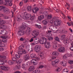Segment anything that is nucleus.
<instances>
[{
    "mask_svg": "<svg viewBox=\"0 0 73 73\" xmlns=\"http://www.w3.org/2000/svg\"><path fill=\"white\" fill-rule=\"evenodd\" d=\"M61 31L62 32H63L64 33H68V31H65L64 30Z\"/></svg>",
    "mask_w": 73,
    "mask_h": 73,
    "instance_id": "nucleus-54",
    "label": "nucleus"
},
{
    "mask_svg": "<svg viewBox=\"0 0 73 73\" xmlns=\"http://www.w3.org/2000/svg\"><path fill=\"white\" fill-rule=\"evenodd\" d=\"M39 60V58H37V59L36 60H34V59H32L31 61V63H32L33 64H34V65H37V62H34V60H35V61H38V60Z\"/></svg>",
    "mask_w": 73,
    "mask_h": 73,
    "instance_id": "nucleus-12",
    "label": "nucleus"
},
{
    "mask_svg": "<svg viewBox=\"0 0 73 73\" xmlns=\"http://www.w3.org/2000/svg\"><path fill=\"white\" fill-rule=\"evenodd\" d=\"M25 38H21L20 39V41H24V40H25Z\"/></svg>",
    "mask_w": 73,
    "mask_h": 73,
    "instance_id": "nucleus-61",
    "label": "nucleus"
},
{
    "mask_svg": "<svg viewBox=\"0 0 73 73\" xmlns=\"http://www.w3.org/2000/svg\"><path fill=\"white\" fill-rule=\"evenodd\" d=\"M40 47L38 45H36L35 46V52L38 53L40 50Z\"/></svg>",
    "mask_w": 73,
    "mask_h": 73,
    "instance_id": "nucleus-9",
    "label": "nucleus"
},
{
    "mask_svg": "<svg viewBox=\"0 0 73 73\" xmlns=\"http://www.w3.org/2000/svg\"><path fill=\"white\" fill-rule=\"evenodd\" d=\"M45 48H49V46H50V42H48L47 43H46L44 44Z\"/></svg>",
    "mask_w": 73,
    "mask_h": 73,
    "instance_id": "nucleus-18",
    "label": "nucleus"
},
{
    "mask_svg": "<svg viewBox=\"0 0 73 73\" xmlns=\"http://www.w3.org/2000/svg\"><path fill=\"white\" fill-rule=\"evenodd\" d=\"M22 61H23V60L22 59H20L19 60H17V63L18 64H21V63L22 62Z\"/></svg>",
    "mask_w": 73,
    "mask_h": 73,
    "instance_id": "nucleus-32",
    "label": "nucleus"
},
{
    "mask_svg": "<svg viewBox=\"0 0 73 73\" xmlns=\"http://www.w3.org/2000/svg\"><path fill=\"white\" fill-rule=\"evenodd\" d=\"M54 62L56 64H58V63L59 62H60V60H59V59H57L56 60H55Z\"/></svg>",
    "mask_w": 73,
    "mask_h": 73,
    "instance_id": "nucleus-48",
    "label": "nucleus"
},
{
    "mask_svg": "<svg viewBox=\"0 0 73 73\" xmlns=\"http://www.w3.org/2000/svg\"><path fill=\"white\" fill-rule=\"evenodd\" d=\"M60 64L63 66H66V61H63L61 62L60 63Z\"/></svg>",
    "mask_w": 73,
    "mask_h": 73,
    "instance_id": "nucleus-15",
    "label": "nucleus"
},
{
    "mask_svg": "<svg viewBox=\"0 0 73 73\" xmlns=\"http://www.w3.org/2000/svg\"><path fill=\"white\" fill-rule=\"evenodd\" d=\"M48 40L49 41H50V40H53L52 37H50V36L48 38Z\"/></svg>",
    "mask_w": 73,
    "mask_h": 73,
    "instance_id": "nucleus-58",
    "label": "nucleus"
},
{
    "mask_svg": "<svg viewBox=\"0 0 73 73\" xmlns=\"http://www.w3.org/2000/svg\"><path fill=\"white\" fill-rule=\"evenodd\" d=\"M44 18V15H40V17H38V20L41 21L42 19H43Z\"/></svg>",
    "mask_w": 73,
    "mask_h": 73,
    "instance_id": "nucleus-23",
    "label": "nucleus"
},
{
    "mask_svg": "<svg viewBox=\"0 0 73 73\" xmlns=\"http://www.w3.org/2000/svg\"><path fill=\"white\" fill-rule=\"evenodd\" d=\"M63 71L64 72H66L67 73H68V72H69V70H68V69L65 68L64 69Z\"/></svg>",
    "mask_w": 73,
    "mask_h": 73,
    "instance_id": "nucleus-45",
    "label": "nucleus"
},
{
    "mask_svg": "<svg viewBox=\"0 0 73 73\" xmlns=\"http://www.w3.org/2000/svg\"><path fill=\"white\" fill-rule=\"evenodd\" d=\"M6 22L4 20H2L1 19H0V29H7L8 28V27L6 25H3L4 24H5Z\"/></svg>",
    "mask_w": 73,
    "mask_h": 73,
    "instance_id": "nucleus-3",
    "label": "nucleus"
},
{
    "mask_svg": "<svg viewBox=\"0 0 73 73\" xmlns=\"http://www.w3.org/2000/svg\"><path fill=\"white\" fill-rule=\"evenodd\" d=\"M39 31L38 30H34L33 31V34H34L35 36H37L38 35Z\"/></svg>",
    "mask_w": 73,
    "mask_h": 73,
    "instance_id": "nucleus-10",
    "label": "nucleus"
},
{
    "mask_svg": "<svg viewBox=\"0 0 73 73\" xmlns=\"http://www.w3.org/2000/svg\"><path fill=\"white\" fill-rule=\"evenodd\" d=\"M22 52L24 54H25V53H27V52L26 51V50H23L22 51Z\"/></svg>",
    "mask_w": 73,
    "mask_h": 73,
    "instance_id": "nucleus-63",
    "label": "nucleus"
},
{
    "mask_svg": "<svg viewBox=\"0 0 73 73\" xmlns=\"http://www.w3.org/2000/svg\"><path fill=\"white\" fill-rule=\"evenodd\" d=\"M3 18L4 19H9V17L7 15L5 16Z\"/></svg>",
    "mask_w": 73,
    "mask_h": 73,
    "instance_id": "nucleus-57",
    "label": "nucleus"
},
{
    "mask_svg": "<svg viewBox=\"0 0 73 73\" xmlns=\"http://www.w3.org/2000/svg\"><path fill=\"white\" fill-rule=\"evenodd\" d=\"M56 71L57 72H60V71H61V69L60 68H58L56 69Z\"/></svg>",
    "mask_w": 73,
    "mask_h": 73,
    "instance_id": "nucleus-50",
    "label": "nucleus"
},
{
    "mask_svg": "<svg viewBox=\"0 0 73 73\" xmlns=\"http://www.w3.org/2000/svg\"><path fill=\"white\" fill-rule=\"evenodd\" d=\"M48 35L47 37H50L52 36V34L51 33H51L52 32V31H48Z\"/></svg>",
    "mask_w": 73,
    "mask_h": 73,
    "instance_id": "nucleus-29",
    "label": "nucleus"
},
{
    "mask_svg": "<svg viewBox=\"0 0 73 73\" xmlns=\"http://www.w3.org/2000/svg\"><path fill=\"white\" fill-rule=\"evenodd\" d=\"M47 19H50L52 18V15H48L47 16Z\"/></svg>",
    "mask_w": 73,
    "mask_h": 73,
    "instance_id": "nucleus-31",
    "label": "nucleus"
},
{
    "mask_svg": "<svg viewBox=\"0 0 73 73\" xmlns=\"http://www.w3.org/2000/svg\"><path fill=\"white\" fill-rule=\"evenodd\" d=\"M3 13H5L6 14H9L10 13V10L8 8H5V7H4L2 6H0V11H2Z\"/></svg>",
    "mask_w": 73,
    "mask_h": 73,
    "instance_id": "nucleus-4",
    "label": "nucleus"
},
{
    "mask_svg": "<svg viewBox=\"0 0 73 73\" xmlns=\"http://www.w3.org/2000/svg\"><path fill=\"white\" fill-rule=\"evenodd\" d=\"M31 7L30 6H29L27 7V11H31L32 9H31Z\"/></svg>",
    "mask_w": 73,
    "mask_h": 73,
    "instance_id": "nucleus-42",
    "label": "nucleus"
},
{
    "mask_svg": "<svg viewBox=\"0 0 73 73\" xmlns=\"http://www.w3.org/2000/svg\"><path fill=\"white\" fill-rule=\"evenodd\" d=\"M35 41V43H36V44H38L39 42H40L37 39V38H35L34 40Z\"/></svg>",
    "mask_w": 73,
    "mask_h": 73,
    "instance_id": "nucleus-30",
    "label": "nucleus"
},
{
    "mask_svg": "<svg viewBox=\"0 0 73 73\" xmlns=\"http://www.w3.org/2000/svg\"><path fill=\"white\" fill-rule=\"evenodd\" d=\"M61 37L62 39H64V38H65V37H66V35H62L61 36Z\"/></svg>",
    "mask_w": 73,
    "mask_h": 73,
    "instance_id": "nucleus-51",
    "label": "nucleus"
},
{
    "mask_svg": "<svg viewBox=\"0 0 73 73\" xmlns=\"http://www.w3.org/2000/svg\"><path fill=\"white\" fill-rule=\"evenodd\" d=\"M52 20L54 21L53 23L55 27H59L60 26V24L61 23V21L57 19V18L56 17H54L52 18Z\"/></svg>",
    "mask_w": 73,
    "mask_h": 73,
    "instance_id": "nucleus-2",
    "label": "nucleus"
},
{
    "mask_svg": "<svg viewBox=\"0 0 73 73\" xmlns=\"http://www.w3.org/2000/svg\"><path fill=\"white\" fill-rule=\"evenodd\" d=\"M5 5H8L9 6H12V4L11 3L12 0H5Z\"/></svg>",
    "mask_w": 73,
    "mask_h": 73,
    "instance_id": "nucleus-8",
    "label": "nucleus"
},
{
    "mask_svg": "<svg viewBox=\"0 0 73 73\" xmlns=\"http://www.w3.org/2000/svg\"><path fill=\"white\" fill-rule=\"evenodd\" d=\"M65 48L64 47H61L58 50V52H64L65 51Z\"/></svg>",
    "mask_w": 73,
    "mask_h": 73,
    "instance_id": "nucleus-11",
    "label": "nucleus"
},
{
    "mask_svg": "<svg viewBox=\"0 0 73 73\" xmlns=\"http://www.w3.org/2000/svg\"><path fill=\"white\" fill-rule=\"evenodd\" d=\"M68 57V56L66 54H65L63 56V58L64 60H65Z\"/></svg>",
    "mask_w": 73,
    "mask_h": 73,
    "instance_id": "nucleus-41",
    "label": "nucleus"
},
{
    "mask_svg": "<svg viewBox=\"0 0 73 73\" xmlns=\"http://www.w3.org/2000/svg\"><path fill=\"white\" fill-rule=\"evenodd\" d=\"M52 47L54 49H55L56 48V47H57V44H56L54 43H53Z\"/></svg>",
    "mask_w": 73,
    "mask_h": 73,
    "instance_id": "nucleus-28",
    "label": "nucleus"
},
{
    "mask_svg": "<svg viewBox=\"0 0 73 73\" xmlns=\"http://www.w3.org/2000/svg\"><path fill=\"white\" fill-rule=\"evenodd\" d=\"M18 54L19 56H21L23 54V52L22 51H19L18 52Z\"/></svg>",
    "mask_w": 73,
    "mask_h": 73,
    "instance_id": "nucleus-44",
    "label": "nucleus"
},
{
    "mask_svg": "<svg viewBox=\"0 0 73 73\" xmlns=\"http://www.w3.org/2000/svg\"><path fill=\"white\" fill-rule=\"evenodd\" d=\"M35 66H31L30 67L29 69V72H32L35 70Z\"/></svg>",
    "mask_w": 73,
    "mask_h": 73,
    "instance_id": "nucleus-17",
    "label": "nucleus"
},
{
    "mask_svg": "<svg viewBox=\"0 0 73 73\" xmlns=\"http://www.w3.org/2000/svg\"><path fill=\"white\" fill-rule=\"evenodd\" d=\"M44 67V66L40 65L39 67H38V68H39V69H41L42 68H43Z\"/></svg>",
    "mask_w": 73,
    "mask_h": 73,
    "instance_id": "nucleus-52",
    "label": "nucleus"
},
{
    "mask_svg": "<svg viewBox=\"0 0 73 73\" xmlns=\"http://www.w3.org/2000/svg\"><path fill=\"white\" fill-rule=\"evenodd\" d=\"M21 16L20 15H18L16 19V20L18 22H19L20 21V19H21Z\"/></svg>",
    "mask_w": 73,
    "mask_h": 73,
    "instance_id": "nucleus-24",
    "label": "nucleus"
},
{
    "mask_svg": "<svg viewBox=\"0 0 73 73\" xmlns=\"http://www.w3.org/2000/svg\"><path fill=\"white\" fill-rule=\"evenodd\" d=\"M10 68L8 66H0V69L4 71H8L9 70Z\"/></svg>",
    "mask_w": 73,
    "mask_h": 73,
    "instance_id": "nucleus-5",
    "label": "nucleus"
},
{
    "mask_svg": "<svg viewBox=\"0 0 73 73\" xmlns=\"http://www.w3.org/2000/svg\"><path fill=\"white\" fill-rule=\"evenodd\" d=\"M42 39V37L41 38V39L39 41V42L40 44H44V43L43 40Z\"/></svg>",
    "mask_w": 73,
    "mask_h": 73,
    "instance_id": "nucleus-34",
    "label": "nucleus"
},
{
    "mask_svg": "<svg viewBox=\"0 0 73 73\" xmlns=\"http://www.w3.org/2000/svg\"><path fill=\"white\" fill-rule=\"evenodd\" d=\"M0 58H2V59H6V56L2 55L0 56Z\"/></svg>",
    "mask_w": 73,
    "mask_h": 73,
    "instance_id": "nucleus-33",
    "label": "nucleus"
},
{
    "mask_svg": "<svg viewBox=\"0 0 73 73\" xmlns=\"http://www.w3.org/2000/svg\"><path fill=\"white\" fill-rule=\"evenodd\" d=\"M35 16H33L31 18V20H34V18H35Z\"/></svg>",
    "mask_w": 73,
    "mask_h": 73,
    "instance_id": "nucleus-62",
    "label": "nucleus"
},
{
    "mask_svg": "<svg viewBox=\"0 0 73 73\" xmlns=\"http://www.w3.org/2000/svg\"><path fill=\"white\" fill-rule=\"evenodd\" d=\"M54 40H56V41H57L58 42H60V39L57 36H56L54 38Z\"/></svg>",
    "mask_w": 73,
    "mask_h": 73,
    "instance_id": "nucleus-39",
    "label": "nucleus"
},
{
    "mask_svg": "<svg viewBox=\"0 0 73 73\" xmlns=\"http://www.w3.org/2000/svg\"><path fill=\"white\" fill-rule=\"evenodd\" d=\"M51 64L52 66H57L56 64V63L54 61H53L51 62Z\"/></svg>",
    "mask_w": 73,
    "mask_h": 73,
    "instance_id": "nucleus-36",
    "label": "nucleus"
},
{
    "mask_svg": "<svg viewBox=\"0 0 73 73\" xmlns=\"http://www.w3.org/2000/svg\"><path fill=\"white\" fill-rule=\"evenodd\" d=\"M42 39L43 40V41L44 43V44L48 42V41H47V39L45 37H42Z\"/></svg>",
    "mask_w": 73,
    "mask_h": 73,
    "instance_id": "nucleus-20",
    "label": "nucleus"
},
{
    "mask_svg": "<svg viewBox=\"0 0 73 73\" xmlns=\"http://www.w3.org/2000/svg\"><path fill=\"white\" fill-rule=\"evenodd\" d=\"M31 58H34L36 57V55L35 54H31Z\"/></svg>",
    "mask_w": 73,
    "mask_h": 73,
    "instance_id": "nucleus-27",
    "label": "nucleus"
},
{
    "mask_svg": "<svg viewBox=\"0 0 73 73\" xmlns=\"http://www.w3.org/2000/svg\"><path fill=\"white\" fill-rule=\"evenodd\" d=\"M35 26L36 28H38L39 29H41V26L40 25H38L37 24H35Z\"/></svg>",
    "mask_w": 73,
    "mask_h": 73,
    "instance_id": "nucleus-26",
    "label": "nucleus"
},
{
    "mask_svg": "<svg viewBox=\"0 0 73 73\" xmlns=\"http://www.w3.org/2000/svg\"><path fill=\"white\" fill-rule=\"evenodd\" d=\"M0 33L2 35H6L7 31L5 30H2L1 31Z\"/></svg>",
    "mask_w": 73,
    "mask_h": 73,
    "instance_id": "nucleus-16",
    "label": "nucleus"
},
{
    "mask_svg": "<svg viewBox=\"0 0 73 73\" xmlns=\"http://www.w3.org/2000/svg\"><path fill=\"white\" fill-rule=\"evenodd\" d=\"M52 54V55H53V56H58V53L57 52L55 51L53 52Z\"/></svg>",
    "mask_w": 73,
    "mask_h": 73,
    "instance_id": "nucleus-22",
    "label": "nucleus"
},
{
    "mask_svg": "<svg viewBox=\"0 0 73 73\" xmlns=\"http://www.w3.org/2000/svg\"><path fill=\"white\" fill-rule=\"evenodd\" d=\"M38 11V8L37 7H35L33 9V12L34 13H36Z\"/></svg>",
    "mask_w": 73,
    "mask_h": 73,
    "instance_id": "nucleus-14",
    "label": "nucleus"
},
{
    "mask_svg": "<svg viewBox=\"0 0 73 73\" xmlns=\"http://www.w3.org/2000/svg\"><path fill=\"white\" fill-rule=\"evenodd\" d=\"M23 17V18L24 20H27L28 18L31 17V15L27 13V12L25 13Z\"/></svg>",
    "mask_w": 73,
    "mask_h": 73,
    "instance_id": "nucleus-6",
    "label": "nucleus"
},
{
    "mask_svg": "<svg viewBox=\"0 0 73 73\" xmlns=\"http://www.w3.org/2000/svg\"><path fill=\"white\" fill-rule=\"evenodd\" d=\"M61 14H62V15H63L62 18H63V19H65V18H66V17H65V15H64V13H61Z\"/></svg>",
    "mask_w": 73,
    "mask_h": 73,
    "instance_id": "nucleus-47",
    "label": "nucleus"
},
{
    "mask_svg": "<svg viewBox=\"0 0 73 73\" xmlns=\"http://www.w3.org/2000/svg\"><path fill=\"white\" fill-rule=\"evenodd\" d=\"M22 68H23V69H25V65L24 64H23L22 65Z\"/></svg>",
    "mask_w": 73,
    "mask_h": 73,
    "instance_id": "nucleus-59",
    "label": "nucleus"
},
{
    "mask_svg": "<svg viewBox=\"0 0 73 73\" xmlns=\"http://www.w3.org/2000/svg\"><path fill=\"white\" fill-rule=\"evenodd\" d=\"M9 65H13V62L12 60H9L8 62Z\"/></svg>",
    "mask_w": 73,
    "mask_h": 73,
    "instance_id": "nucleus-43",
    "label": "nucleus"
},
{
    "mask_svg": "<svg viewBox=\"0 0 73 73\" xmlns=\"http://www.w3.org/2000/svg\"><path fill=\"white\" fill-rule=\"evenodd\" d=\"M20 68H21V66L20 65H17V66H16L15 69H20Z\"/></svg>",
    "mask_w": 73,
    "mask_h": 73,
    "instance_id": "nucleus-37",
    "label": "nucleus"
},
{
    "mask_svg": "<svg viewBox=\"0 0 73 73\" xmlns=\"http://www.w3.org/2000/svg\"><path fill=\"white\" fill-rule=\"evenodd\" d=\"M24 48V45H21L19 46V50H23Z\"/></svg>",
    "mask_w": 73,
    "mask_h": 73,
    "instance_id": "nucleus-38",
    "label": "nucleus"
},
{
    "mask_svg": "<svg viewBox=\"0 0 73 73\" xmlns=\"http://www.w3.org/2000/svg\"><path fill=\"white\" fill-rule=\"evenodd\" d=\"M29 46H27L26 47V48L27 50H29V51L30 52H33V48H31L29 49Z\"/></svg>",
    "mask_w": 73,
    "mask_h": 73,
    "instance_id": "nucleus-21",
    "label": "nucleus"
},
{
    "mask_svg": "<svg viewBox=\"0 0 73 73\" xmlns=\"http://www.w3.org/2000/svg\"><path fill=\"white\" fill-rule=\"evenodd\" d=\"M27 28H28V25L27 24L23 23L22 26L19 27V28H20L21 29L24 30L25 29Z\"/></svg>",
    "mask_w": 73,
    "mask_h": 73,
    "instance_id": "nucleus-7",
    "label": "nucleus"
},
{
    "mask_svg": "<svg viewBox=\"0 0 73 73\" xmlns=\"http://www.w3.org/2000/svg\"><path fill=\"white\" fill-rule=\"evenodd\" d=\"M20 29V30L19 31H18V35L19 36H23V35H24L25 33H26L27 35H29L30 34V33L29 32L31 31L32 30V29L30 27H28L27 28V30L26 31V33H25V32H24V31L22 30L23 29H21L20 28H19Z\"/></svg>",
    "mask_w": 73,
    "mask_h": 73,
    "instance_id": "nucleus-1",
    "label": "nucleus"
},
{
    "mask_svg": "<svg viewBox=\"0 0 73 73\" xmlns=\"http://www.w3.org/2000/svg\"><path fill=\"white\" fill-rule=\"evenodd\" d=\"M68 63L70 65H72V64H73V61L72 60H69L68 61Z\"/></svg>",
    "mask_w": 73,
    "mask_h": 73,
    "instance_id": "nucleus-49",
    "label": "nucleus"
},
{
    "mask_svg": "<svg viewBox=\"0 0 73 73\" xmlns=\"http://www.w3.org/2000/svg\"><path fill=\"white\" fill-rule=\"evenodd\" d=\"M5 15L4 14H0V17H4Z\"/></svg>",
    "mask_w": 73,
    "mask_h": 73,
    "instance_id": "nucleus-60",
    "label": "nucleus"
},
{
    "mask_svg": "<svg viewBox=\"0 0 73 73\" xmlns=\"http://www.w3.org/2000/svg\"><path fill=\"white\" fill-rule=\"evenodd\" d=\"M69 40L68 39H67L66 40L64 41V42L65 43V44H67V43H69Z\"/></svg>",
    "mask_w": 73,
    "mask_h": 73,
    "instance_id": "nucleus-55",
    "label": "nucleus"
},
{
    "mask_svg": "<svg viewBox=\"0 0 73 73\" xmlns=\"http://www.w3.org/2000/svg\"><path fill=\"white\" fill-rule=\"evenodd\" d=\"M4 63L3 62V60H0V65H4Z\"/></svg>",
    "mask_w": 73,
    "mask_h": 73,
    "instance_id": "nucleus-40",
    "label": "nucleus"
},
{
    "mask_svg": "<svg viewBox=\"0 0 73 73\" xmlns=\"http://www.w3.org/2000/svg\"><path fill=\"white\" fill-rule=\"evenodd\" d=\"M48 15V13H47V12H44L43 13V16H45L46 17V16H47V15Z\"/></svg>",
    "mask_w": 73,
    "mask_h": 73,
    "instance_id": "nucleus-53",
    "label": "nucleus"
},
{
    "mask_svg": "<svg viewBox=\"0 0 73 73\" xmlns=\"http://www.w3.org/2000/svg\"><path fill=\"white\" fill-rule=\"evenodd\" d=\"M42 23L43 25H46L48 23V21L47 19L43 20L42 21Z\"/></svg>",
    "mask_w": 73,
    "mask_h": 73,
    "instance_id": "nucleus-19",
    "label": "nucleus"
},
{
    "mask_svg": "<svg viewBox=\"0 0 73 73\" xmlns=\"http://www.w3.org/2000/svg\"><path fill=\"white\" fill-rule=\"evenodd\" d=\"M0 37L1 38H5V39H6V38H7L8 37V36H1Z\"/></svg>",
    "mask_w": 73,
    "mask_h": 73,
    "instance_id": "nucleus-35",
    "label": "nucleus"
},
{
    "mask_svg": "<svg viewBox=\"0 0 73 73\" xmlns=\"http://www.w3.org/2000/svg\"><path fill=\"white\" fill-rule=\"evenodd\" d=\"M34 71L35 73H40V70H36Z\"/></svg>",
    "mask_w": 73,
    "mask_h": 73,
    "instance_id": "nucleus-46",
    "label": "nucleus"
},
{
    "mask_svg": "<svg viewBox=\"0 0 73 73\" xmlns=\"http://www.w3.org/2000/svg\"><path fill=\"white\" fill-rule=\"evenodd\" d=\"M30 57L28 54H26L23 56V58L25 60H28L29 59Z\"/></svg>",
    "mask_w": 73,
    "mask_h": 73,
    "instance_id": "nucleus-13",
    "label": "nucleus"
},
{
    "mask_svg": "<svg viewBox=\"0 0 73 73\" xmlns=\"http://www.w3.org/2000/svg\"><path fill=\"white\" fill-rule=\"evenodd\" d=\"M20 55H18L17 54H16L15 55V56L16 57H17L18 58H19L20 57Z\"/></svg>",
    "mask_w": 73,
    "mask_h": 73,
    "instance_id": "nucleus-64",
    "label": "nucleus"
},
{
    "mask_svg": "<svg viewBox=\"0 0 73 73\" xmlns=\"http://www.w3.org/2000/svg\"><path fill=\"white\" fill-rule=\"evenodd\" d=\"M17 60H17V58L16 57H13L12 58V60H13V61L15 62V63H17Z\"/></svg>",
    "mask_w": 73,
    "mask_h": 73,
    "instance_id": "nucleus-25",
    "label": "nucleus"
},
{
    "mask_svg": "<svg viewBox=\"0 0 73 73\" xmlns=\"http://www.w3.org/2000/svg\"><path fill=\"white\" fill-rule=\"evenodd\" d=\"M34 38H36V36H35L34 37L32 38L31 40H30V42H32V41H33V39H34Z\"/></svg>",
    "mask_w": 73,
    "mask_h": 73,
    "instance_id": "nucleus-56",
    "label": "nucleus"
}]
</instances>
